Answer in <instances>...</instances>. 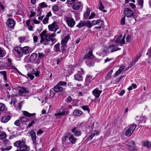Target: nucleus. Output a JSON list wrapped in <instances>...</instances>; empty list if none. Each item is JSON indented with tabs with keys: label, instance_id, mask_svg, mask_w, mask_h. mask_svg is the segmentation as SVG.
I'll return each instance as SVG.
<instances>
[{
	"label": "nucleus",
	"instance_id": "nucleus-38",
	"mask_svg": "<svg viewBox=\"0 0 151 151\" xmlns=\"http://www.w3.org/2000/svg\"><path fill=\"white\" fill-rule=\"evenodd\" d=\"M81 108L85 111H87L89 113L90 111V109L89 108H88V106L85 105L83 106H81Z\"/></svg>",
	"mask_w": 151,
	"mask_h": 151
},
{
	"label": "nucleus",
	"instance_id": "nucleus-4",
	"mask_svg": "<svg viewBox=\"0 0 151 151\" xmlns=\"http://www.w3.org/2000/svg\"><path fill=\"white\" fill-rule=\"evenodd\" d=\"M17 89V92H19L18 95L21 96L29 92V91L27 90L24 87H19Z\"/></svg>",
	"mask_w": 151,
	"mask_h": 151
},
{
	"label": "nucleus",
	"instance_id": "nucleus-5",
	"mask_svg": "<svg viewBox=\"0 0 151 151\" xmlns=\"http://www.w3.org/2000/svg\"><path fill=\"white\" fill-rule=\"evenodd\" d=\"M6 24L8 27L11 28H13L15 24L14 20L11 18H9L7 19Z\"/></svg>",
	"mask_w": 151,
	"mask_h": 151
},
{
	"label": "nucleus",
	"instance_id": "nucleus-31",
	"mask_svg": "<svg viewBox=\"0 0 151 151\" xmlns=\"http://www.w3.org/2000/svg\"><path fill=\"white\" fill-rule=\"evenodd\" d=\"M19 119L21 122H25L29 121V119L24 116H21L19 117Z\"/></svg>",
	"mask_w": 151,
	"mask_h": 151
},
{
	"label": "nucleus",
	"instance_id": "nucleus-50",
	"mask_svg": "<svg viewBox=\"0 0 151 151\" xmlns=\"http://www.w3.org/2000/svg\"><path fill=\"white\" fill-rule=\"evenodd\" d=\"M138 3L141 6V8H142L143 5V0H138Z\"/></svg>",
	"mask_w": 151,
	"mask_h": 151
},
{
	"label": "nucleus",
	"instance_id": "nucleus-36",
	"mask_svg": "<svg viewBox=\"0 0 151 151\" xmlns=\"http://www.w3.org/2000/svg\"><path fill=\"white\" fill-rule=\"evenodd\" d=\"M74 101V99H73L70 96H69L65 100V102L67 103H70L72 101Z\"/></svg>",
	"mask_w": 151,
	"mask_h": 151
},
{
	"label": "nucleus",
	"instance_id": "nucleus-57",
	"mask_svg": "<svg viewBox=\"0 0 151 151\" xmlns=\"http://www.w3.org/2000/svg\"><path fill=\"white\" fill-rule=\"evenodd\" d=\"M19 41L20 42L22 43L23 42H24L25 40V38L24 37H20L19 38Z\"/></svg>",
	"mask_w": 151,
	"mask_h": 151
},
{
	"label": "nucleus",
	"instance_id": "nucleus-63",
	"mask_svg": "<svg viewBox=\"0 0 151 151\" xmlns=\"http://www.w3.org/2000/svg\"><path fill=\"white\" fill-rule=\"evenodd\" d=\"M124 38V37H123L122 39L120 40L119 42L121 45H122V44H124L125 42Z\"/></svg>",
	"mask_w": 151,
	"mask_h": 151
},
{
	"label": "nucleus",
	"instance_id": "nucleus-55",
	"mask_svg": "<svg viewBox=\"0 0 151 151\" xmlns=\"http://www.w3.org/2000/svg\"><path fill=\"white\" fill-rule=\"evenodd\" d=\"M19 122V119H17L14 122V124L17 126H19L20 125Z\"/></svg>",
	"mask_w": 151,
	"mask_h": 151
},
{
	"label": "nucleus",
	"instance_id": "nucleus-53",
	"mask_svg": "<svg viewBox=\"0 0 151 151\" xmlns=\"http://www.w3.org/2000/svg\"><path fill=\"white\" fill-rule=\"evenodd\" d=\"M65 114V113L64 112H58L57 113L55 114L56 116H63Z\"/></svg>",
	"mask_w": 151,
	"mask_h": 151
},
{
	"label": "nucleus",
	"instance_id": "nucleus-30",
	"mask_svg": "<svg viewBox=\"0 0 151 151\" xmlns=\"http://www.w3.org/2000/svg\"><path fill=\"white\" fill-rule=\"evenodd\" d=\"M39 7L37 8H40L42 9V8H45L47 7V4L45 2H42L39 4Z\"/></svg>",
	"mask_w": 151,
	"mask_h": 151
},
{
	"label": "nucleus",
	"instance_id": "nucleus-33",
	"mask_svg": "<svg viewBox=\"0 0 151 151\" xmlns=\"http://www.w3.org/2000/svg\"><path fill=\"white\" fill-rule=\"evenodd\" d=\"M85 22L81 21V22L78 24L77 26V27L79 28H80L81 27H83L84 26H85Z\"/></svg>",
	"mask_w": 151,
	"mask_h": 151
},
{
	"label": "nucleus",
	"instance_id": "nucleus-9",
	"mask_svg": "<svg viewBox=\"0 0 151 151\" xmlns=\"http://www.w3.org/2000/svg\"><path fill=\"white\" fill-rule=\"evenodd\" d=\"M91 23L93 25H104V23L103 21L101 19L94 20L91 21Z\"/></svg>",
	"mask_w": 151,
	"mask_h": 151
},
{
	"label": "nucleus",
	"instance_id": "nucleus-29",
	"mask_svg": "<svg viewBox=\"0 0 151 151\" xmlns=\"http://www.w3.org/2000/svg\"><path fill=\"white\" fill-rule=\"evenodd\" d=\"M60 44L59 43H58L55 45L54 47L55 48L54 50L55 51L59 52H61L60 48Z\"/></svg>",
	"mask_w": 151,
	"mask_h": 151
},
{
	"label": "nucleus",
	"instance_id": "nucleus-2",
	"mask_svg": "<svg viewBox=\"0 0 151 151\" xmlns=\"http://www.w3.org/2000/svg\"><path fill=\"white\" fill-rule=\"evenodd\" d=\"M136 126V125L135 124H131L129 125L128 128L125 132V135L127 137L130 136L133 133Z\"/></svg>",
	"mask_w": 151,
	"mask_h": 151
},
{
	"label": "nucleus",
	"instance_id": "nucleus-52",
	"mask_svg": "<svg viewBox=\"0 0 151 151\" xmlns=\"http://www.w3.org/2000/svg\"><path fill=\"white\" fill-rule=\"evenodd\" d=\"M47 33V31L45 30H44L40 34V36L45 37V35H46V33Z\"/></svg>",
	"mask_w": 151,
	"mask_h": 151
},
{
	"label": "nucleus",
	"instance_id": "nucleus-58",
	"mask_svg": "<svg viewBox=\"0 0 151 151\" xmlns=\"http://www.w3.org/2000/svg\"><path fill=\"white\" fill-rule=\"evenodd\" d=\"M49 19L45 17V18L43 21V22L44 24H47L48 22V20Z\"/></svg>",
	"mask_w": 151,
	"mask_h": 151
},
{
	"label": "nucleus",
	"instance_id": "nucleus-48",
	"mask_svg": "<svg viewBox=\"0 0 151 151\" xmlns=\"http://www.w3.org/2000/svg\"><path fill=\"white\" fill-rule=\"evenodd\" d=\"M12 148V146H9L8 147L6 148H2L1 149V151H7L11 150Z\"/></svg>",
	"mask_w": 151,
	"mask_h": 151
},
{
	"label": "nucleus",
	"instance_id": "nucleus-6",
	"mask_svg": "<svg viewBox=\"0 0 151 151\" xmlns=\"http://www.w3.org/2000/svg\"><path fill=\"white\" fill-rule=\"evenodd\" d=\"M66 21L68 26L70 27H73L76 23L75 21L71 17H67Z\"/></svg>",
	"mask_w": 151,
	"mask_h": 151
},
{
	"label": "nucleus",
	"instance_id": "nucleus-54",
	"mask_svg": "<svg viewBox=\"0 0 151 151\" xmlns=\"http://www.w3.org/2000/svg\"><path fill=\"white\" fill-rule=\"evenodd\" d=\"M95 133L94 132L92 133L88 137V139L91 140L93 137L95 135Z\"/></svg>",
	"mask_w": 151,
	"mask_h": 151
},
{
	"label": "nucleus",
	"instance_id": "nucleus-45",
	"mask_svg": "<svg viewBox=\"0 0 151 151\" xmlns=\"http://www.w3.org/2000/svg\"><path fill=\"white\" fill-rule=\"evenodd\" d=\"M52 9L53 11L57 12L59 9L57 5H55L52 6Z\"/></svg>",
	"mask_w": 151,
	"mask_h": 151
},
{
	"label": "nucleus",
	"instance_id": "nucleus-18",
	"mask_svg": "<svg viewBox=\"0 0 151 151\" xmlns=\"http://www.w3.org/2000/svg\"><path fill=\"white\" fill-rule=\"evenodd\" d=\"M20 150L21 151H29V148L25 145V142L24 141V144L22 145L20 147Z\"/></svg>",
	"mask_w": 151,
	"mask_h": 151
},
{
	"label": "nucleus",
	"instance_id": "nucleus-19",
	"mask_svg": "<svg viewBox=\"0 0 151 151\" xmlns=\"http://www.w3.org/2000/svg\"><path fill=\"white\" fill-rule=\"evenodd\" d=\"M11 117L10 116H3L1 119L2 122L6 123L8 122L11 118Z\"/></svg>",
	"mask_w": 151,
	"mask_h": 151
},
{
	"label": "nucleus",
	"instance_id": "nucleus-51",
	"mask_svg": "<svg viewBox=\"0 0 151 151\" xmlns=\"http://www.w3.org/2000/svg\"><path fill=\"white\" fill-rule=\"evenodd\" d=\"M122 37V35H120L116 39V40L115 41V42L116 43H119Z\"/></svg>",
	"mask_w": 151,
	"mask_h": 151
},
{
	"label": "nucleus",
	"instance_id": "nucleus-37",
	"mask_svg": "<svg viewBox=\"0 0 151 151\" xmlns=\"http://www.w3.org/2000/svg\"><path fill=\"white\" fill-rule=\"evenodd\" d=\"M37 120L36 118H35V119H33L31 122V123H30L27 126V128H29L31 127H32V126L33 124H34L35 122V121Z\"/></svg>",
	"mask_w": 151,
	"mask_h": 151
},
{
	"label": "nucleus",
	"instance_id": "nucleus-62",
	"mask_svg": "<svg viewBox=\"0 0 151 151\" xmlns=\"http://www.w3.org/2000/svg\"><path fill=\"white\" fill-rule=\"evenodd\" d=\"M27 76L29 77L30 78L31 80H32L34 78V76L30 73H28Z\"/></svg>",
	"mask_w": 151,
	"mask_h": 151
},
{
	"label": "nucleus",
	"instance_id": "nucleus-39",
	"mask_svg": "<svg viewBox=\"0 0 151 151\" xmlns=\"http://www.w3.org/2000/svg\"><path fill=\"white\" fill-rule=\"evenodd\" d=\"M58 84L60 86H65L66 85L67 83L65 81H61L59 82Z\"/></svg>",
	"mask_w": 151,
	"mask_h": 151
},
{
	"label": "nucleus",
	"instance_id": "nucleus-24",
	"mask_svg": "<svg viewBox=\"0 0 151 151\" xmlns=\"http://www.w3.org/2000/svg\"><path fill=\"white\" fill-rule=\"evenodd\" d=\"M24 144V141H17L14 143V145L15 147H20Z\"/></svg>",
	"mask_w": 151,
	"mask_h": 151
},
{
	"label": "nucleus",
	"instance_id": "nucleus-17",
	"mask_svg": "<svg viewBox=\"0 0 151 151\" xmlns=\"http://www.w3.org/2000/svg\"><path fill=\"white\" fill-rule=\"evenodd\" d=\"M74 79L78 81H82L83 80V77L80 74L77 73L74 75Z\"/></svg>",
	"mask_w": 151,
	"mask_h": 151
},
{
	"label": "nucleus",
	"instance_id": "nucleus-8",
	"mask_svg": "<svg viewBox=\"0 0 151 151\" xmlns=\"http://www.w3.org/2000/svg\"><path fill=\"white\" fill-rule=\"evenodd\" d=\"M102 91L99 90L98 88L95 89L92 91V93L93 95L96 98H99L101 93Z\"/></svg>",
	"mask_w": 151,
	"mask_h": 151
},
{
	"label": "nucleus",
	"instance_id": "nucleus-11",
	"mask_svg": "<svg viewBox=\"0 0 151 151\" xmlns=\"http://www.w3.org/2000/svg\"><path fill=\"white\" fill-rule=\"evenodd\" d=\"M29 132L30 134L31 135L32 139L33 141V143H36V136L35 132L33 131H32Z\"/></svg>",
	"mask_w": 151,
	"mask_h": 151
},
{
	"label": "nucleus",
	"instance_id": "nucleus-15",
	"mask_svg": "<svg viewBox=\"0 0 151 151\" xmlns=\"http://www.w3.org/2000/svg\"><path fill=\"white\" fill-rule=\"evenodd\" d=\"M63 90V88L59 86L58 84L55 86L53 88V90L55 92L62 91Z\"/></svg>",
	"mask_w": 151,
	"mask_h": 151
},
{
	"label": "nucleus",
	"instance_id": "nucleus-22",
	"mask_svg": "<svg viewBox=\"0 0 151 151\" xmlns=\"http://www.w3.org/2000/svg\"><path fill=\"white\" fill-rule=\"evenodd\" d=\"M69 140L72 144H74L76 142L77 139L75 138L73 135H71L69 138Z\"/></svg>",
	"mask_w": 151,
	"mask_h": 151
},
{
	"label": "nucleus",
	"instance_id": "nucleus-26",
	"mask_svg": "<svg viewBox=\"0 0 151 151\" xmlns=\"http://www.w3.org/2000/svg\"><path fill=\"white\" fill-rule=\"evenodd\" d=\"M37 57V54L36 53H32L30 57V59L32 61L35 60Z\"/></svg>",
	"mask_w": 151,
	"mask_h": 151
},
{
	"label": "nucleus",
	"instance_id": "nucleus-43",
	"mask_svg": "<svg viewBox=\"0 0 151 151\" xmlns=\"http://www.w3.org/2000/svg\"><path fill=\"white\" fill-rule=\"evenodd\" d=\"M6 137V134L4 133H1L0 134V139H3L5 138Z\"/></svg>",
	"mask_w": 151,
	"mask_h": 151
},
{
	"label": "nucleus",
	"instance_id": "nucleus-46",
	"mask_svg": "<svg viewBox=\"0 0 151 151\" xmlns=\"http://www.w3.org/2000/svg\"><path fill=\"white\" fill-rule=\"evenodd\" d=\"M5 54L4 51L0 48V57H3L4 56Z\"/></svg>",
	"mask_w": 151,
	"mask_h": 151
},
{
	"label": "nucleus",
	"instance_id": "nucleus-16",
	"mask_svg": "<svg viewBox=\"0 0 151 151\" xmlns=\"http://www.w3.org/2000/svg\"><path fill=\"white\" fill-rule=\"evenodd\" d=\"M22 56L23 54L26 55L29 52V47L28 46H25L22 48Z\"/></svg>",
	"mask_w": 151,
	"mask_h": 151
},
{
	"label": "nucleus",
	"instance_id": "nucleus-49",
	"mask_svg": "<svg viewBox=\"0 0 151 151\" xmlns=\"http://www.w3.org/2000/svg\"><path fill=\"white\" fill-rule=\"evenodd\" d=\"M78 73L80 74L81 75L83 74L84 73V71L81 68H79L78 70Z\"/></svg>",
	"mask_w": 151,
	"mask_h": 151
},
{
	"label": "nucleus",
	"instance_id": "nucleus-10",
	"mask_svg": "<svg viewBox=\"0 0 151 151\" xmlns=\"http://www.w3.org/2000/svg\"><path fill=\"white\" fill-rule=\"evenodd\" d=\"M143 146L146 147L148 149L151 148V142L148 141H144L142 142Z\"/></svg>",
	"mask_w": 151,
	"mask_h": 151
},
{
	"label": "nucleus",
	"instance_id": "nucleus-44",
	"mask_svg": "<svg viewBox=\"0 0 151 151\" xmlns=\"http://www.w3.org/2000/svg\"><path fill=\"white\" fill-rule=\"evenodd\" d=\"M51 39L50 36V35L47 34L45 35V40L47 42H48L50 41Z\"/></svg>",
	"mask_w": 151,
	"mask_h": 151
},
{
	"label": "nucleus",
	"instance_id": "nucleus-20",
	"mask_svg": "<svg viewBox=\"0 0 151 151\" xmlns=\"http://www.w3.org/2000/svg\"><path fill=\"white\" fill-rule=\"evenodd\" d=\"M81 6V4L80 2L75 3L73 5L72 8L73 9L76 10L78 9Z\"/></svg>",
	"mask_w": 151,
	"mask_h": 151
},
{
	"label": "nucleus",
	"instance_id": "nucleus-64",
	"mask_svg": "<svg viewBox=\"0 0 151 151\" xmlns=\"http://www.w3.org/2000/svg\"><path fill=\"white\" fill-rule=\"evenodd\" d=\"M38 38L37 36H35L33 37V40L35 42H37Z\"/></svg>",
	"mask_w": 151,
	"mask_h": 151
},
{
	"label": "nucleus",
	"instance_id": "nucleus-32",
	"mask_svg": "<svg viewBox=\"0 0 151 151\" xmlns=\"http://www.w3.org/2000/svg\"><path fill=\"white\" fill-rule=\"evenodd\" d=\"M6 109L5 105L3 103H0V111H3L6 110Z\"/></svg>",
	"mask_w": 151,
	"mask_h": 151
},
{
	"label": "nucleus",
	"instance_id": "nucleus-47",
	"mask_svg": "<svg viewBox=\"0 0 151 151\" xmlns=\"http://www.w3.org/2000/svg\"><path fill=\"white\" fill-rule=\"evenodd\" d=\"M125 17H124L121 20V24L122 25H124L125 24Z\"/></svg>",
	"mask_w": 151,
	"mask_h": 151
},
{
	"label": "nucleus",
	"instance_id": "nucleus-42",
	"mask_svg": "<svg viewBox=\"0 0 151 151\" xmlns=\"http://www.w3.org/2000/svg\"><path fill=\"white\" fill-rule=\"evenodd\" d=\"M100 3H99L100 5L99 6V8L100 10H102L103 12H105L106 11V10H103V9H104V7L103 5H102L101 2V1H100Z\"/></svg>",
	"mask_w": 151,
	"mask_h": 151
},
{
	"label": "nucleus",
	"instance_id": "nucleus-25",
	"mask_svg": "<svg viewBox=\"0 0 151 151\" xmlns=\"http://www.w3.org/2000/svg\"><path fill=\"white\" fill-rule=\"evenodd\" d=\"M23 115L25 116L28 117H29L30 116H35L36 114L33 113V114H30L29 113L28 111H23Z\"/></svg>",
	"mask_w": 151,
	"mask_h": 151
},
{
	"label": "nucleus",
	"instance_id": "nucleus-60",
	"mask_svg": "<svg viewBox=\"0 0 151 151\" xmlns=\"http://www.w3.org/2000/svg\"><path fill=\"white\" fill-rule=\"evenodd\" d=\"M42 11V10L41 9L39 8H37V12H38V13L37 16H40L41 15Z\"/></svg>",
	"mask_w": 151,
	"mask_h": 151
},
{
	"label": "nucleus",
	"instance_id": "nucleus-7",
	"mask_svg": "<svg viewBox=\"0 0 151 151\" xmlns=\"http://www.w3.org/2000/svg\"><path fill=\"white\" fill-rule=\"evenodd\" d=\"M124 13L125 16L128 17H131L133 14V12L130 9L126 8L124 9Z\"/></svg>",
	"mask_w": 151,
	"mask_h": 151
},
{
	"label": "nucleus",
	"instance_id": "nucleus-35",
	"mask_svg": "<svg viewBox=\"0 0 151 151\" xmlns=\"http://www.w3.org/2000/svg\"><path fill=\"white\" fill-rule=\"evenodd\" d=\"M85 26H87L88 28H91L93 25L90 21L85 22Z\"/></svg>",
	"mask_w": 151,
	"mask_h": 151
},
{
	"label": "nucleus",
	"instance_id": "nucleus-56",
	"mask_svg": "<svg viewBox=\"0 0 151 151\" xmlns=\"http://www.w3.org/2000/svg\"><path fill=\"white\" fill-rule=\"evenodd\" d=\"M96 14L94 12H92L89 17V19H91L95 16Z\"/></svg>",
	"mask_w": 151,
	"mask_h": 151
},
{
	"label": "nucleus",
	"instance_id": "nucleus-27",
	"mask_svg": "<svg viewBox=\"0 0 151 151\" xmlns=\"http://www.w3.org/2000/svg\"><path fill=\"white\" fill-rule=\"evenodd\" d=\"M124 66H122L120 67L119 69L115 73L114 76H118L124 69Z\"/></svg>",
	"mask_w": 151,
	"mask_h": 151
},
{
	"label": "nucleus",
	"instance_id": "nucleus-59",
	"mask_svg": "<svg viewBox=\"0 0 151 151\" xmlns=\"http://www.w3.org/2000/svg\"><path fill=\"white\" fill-rule=\"evenodd\" d=\"M41 38V40L40 41V43H42L43 42L45 41V37L40 36Z\"/></svg>",
	"mask_w": 151,
	"mask_h": 151
},
{
	"label": "nucleus",
	"instance_id": "nucleus-23",
	"mask_svg": "<svg viewBox=\"0 0 151 151\" xmlns=\"http://www.w3.org/2000/svg\"><path fill=\"white\" fill-rule=\"evenodd\" d=\"M82 111L78 109H75L73 113V115L76 116H80L82 114Z\"/></svg>",
	"mask_w": 151,
	"mask_h": 151
},
{
	"label": "nucleus",
	"instance_id": "nucleus-40",
	"mask_svg": "<svg viewBox=\"0 0 151 151\" xmlns=\"http://www.w3.org/2000/svg\"><path fill=\"white\" fill-rule=\"evenodd\" d=\"M45 56V54L42 52H39L38 58L39 59L43 58Z\"/></svg>",
	"mask_w": 151,
	"mask_h": 151
},
{
	"label": "nucleus",
	"instance_id": "nucleus-13",
	"mask_svg": "<svg viewBox=\"0 0 151 151\" xmlns=\"http://www.w3.org/2000/svg\"><path fill=\"white\" fill-rule=\"evenodd\" d=\"M57 25V23L55 21L52 24L49 25L48 26V28L49 31H53L55 26L56 27V26Z\"/></svg>",
	"mask_w": 151,
	"mask_h": 151
},
{
	"label": "nucleus",
	"instance_id": "nucleus-34",
	"mask_svg": "<svg viewBox=\"0 0 151 151\" xmlns=\"http://www.w3.org/2000/svg\"><path fill=\"white\" fill-rule=\"evenodd\" d=\"M90 14V10L88 8L87 9L86 12L85 13L83 14L84 17L85 18L87 17Z\"/></svg>",
	"mask_w": 151,
	"mask_h": 151
},
{
	"label": "nucleus",
	"instance_id": "nucleus-28",
	"mask_svg": "<svg viewBox=\"0 0 151 151\" xmlns=\"http://www.w3.org/2000/svg\"><path fill=\"white\" fill-rule=\"evenodd\" d=\"M0 74L3 75L4 76V82L6 83L7 80V79L6 74V71H3L0 72Z\"/></svg>",
	"mask_w": 151,
	"mask_h": 151
},
{
	"label": "nucleus",
	"instance_id": "nucleus-14",
	"mask_svg": "<svg viewBox=\"0 0 151 151\" xmlns=\"http://www.w3.org/2000/svg\"><path fill=\"white\" fill-rule=\"evenodd\" d=\"M109 48L111 50V52H112L117 50H119L121 49L119 47H116V46L114 45L109 46Z\"/></svg>",
	"mask_w": 151,
	"mask_h": 151
},
{
	"label": "nucleus",
	"instance_id": "nucleus-12",
	"mask_svg": "<svg viewBox=\"0 0 151 151\" xmlns=\"http://www.w3.org/2000/svg\"><path fill=\"white\" fill-rule=\"evenodd\" d=\"M71 131L73 132L75 136H79L81 135V132L80 130L76 127H74L72 130Z\"/></svg>",
	"mask_w": 151,
	"mask_h": 151
},
{
	"label": "nucleus",
	"instance_id": "nucleus-41",
	"mask_svg": "<svg viewBox=\"0 0 151 151\" xmlns=\"http://www.w3.org/2000/svg\"><path fill=\"white\" fill-rule=\"evenodd\" d=\"M142 52H140L139 54L136 57L134 60L135 62H136L140 58L142 54Z\"/></svg>",
	"mask_w": 151,
	"mask_h": 151
},
{
	"label": "nucleus",
	"instance_id": "nucleus-1",
	"mask_svg": "<svg viewBox=\"0 0 151 151\" xmlns=\"http://www.w3.org/2000/svg\"><path fill=\"white\" fill-rule=\"evenodd\" d=\"M93 58V55L92 54L91 51H89L88 54H86L84 56V59H87L86 61V63L87 65L89 67L93 66L94 63L92 60Z\"/></svg>",
	"mask_w": 151,
	"mask_h": 151
},
{
	"label": "nucleus",
	"instance_id": "nucleus-21",
	"mask_svg": "<svg viewBox=\"0 0 151 151\" xmlns=\"http://www.w3.org/2000/svg\"><path fill=\"white\" fill-rule=\"evenodd\" d=\"M15 50L18 54L19 56L22 57V47H15Z\"/></svg>",
	"mask_w": 151,
	"mask_h": 151
},
{
	"label": "nucleus",
	"instance_id": "nucleus-3",
	"mask_svg": "<svg viewBox=\"0 0 151 151\" xmlns=\"http://www.w3.org/2000/svg\"><path fill=\"white\" fill-rule=\"evenodd\" d=\"M70 38V36L68 35L61 41V50L63 53H64L67 47V43Z\"/></svg>",
	"mask_w": 151,
	"mask_h": 151
},
{
	"label": "nucleus",
	"instance_id": "nucleus-61",
	"mask_svg": "<svg viewBox=\"0 0 151 151\" xmlns=\"http://www.w3.org/2000/svg\"><path fill=\"white\" fill-rule=\"evenodd\" d=\"M76 0H67L68 3L70 4H72Z\"/></svg>",
	"mask_w": 151,
	"mask_h": 151
}]
</instances>
